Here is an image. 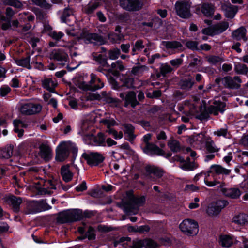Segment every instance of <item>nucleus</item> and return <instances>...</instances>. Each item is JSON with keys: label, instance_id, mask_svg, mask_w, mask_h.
Instances as JSON below:
<instances>
[{"label": "nucleus", "instance_id": "nucleus-1", "mask_svg": "<svg viewBox=\"0 0 248 248\" xmlns=\"http://www.w3.org/2000/svg\"><path fill=\"white\" fill-rule=\"evenodd\" d=\"M82 219V211L80 209H71L59 214L57 221L61 223L72 222Z\"/></svg>", "mask_w": 248, "mask_h": 248}, {"label": "nucleus", "instance_id": "nucleus-2", "mask_svg": "<svg viewBox=\"0 0 248 248\" xmlns=\"http://www.w3.org/2000/svg\"><path fill=\"white\" fill-rule=\"evenodd\" d=\"M74 146V144L70 141L61 142L56 150V160L60 162L65 160L68 157L70 151Z\"/></svg>", "mask_w": 248, "mask_h": 248}, {"label": "nucleus", "instance_id": "nucleus-3", "mask_svg": "<svg viewBox=\"0 0 248 248\" xmlns=\"http://www.w3.org/2000/svg\"><path fill=\"white\" fill-rule=\"evenodd\" d=\"M179 228L184 233L189 236L195 235L199 232L198 223L190 219L184 220L180 224Z\"/></svg>", "mask_w": 248, "mask_h": 248}, {"label": "nucleus", "instance_id": "nucleus-4", "mask_svg": "<svg viewBox=\"0 0 248 248\" xmlns=\"http://www.w3.org/2000/svg\"><path fill=\"white\" fill-rule=\"evenodd\" d=\"M228 27L229 23L227 22L222 21L202 29V32L204 34L213 36L222 33Z\"/></svg>", "mask_w": 248, "mask_h": 248}, {"label": "nucleus", "instance_id": "nucleus-5", "mask_svg": "<svg viewBox=\"0 0 248 248\" xmlns=\"http://www.w3.org/2000/svg\"><path fill=\"white\" fill-rule=\"evenodd\" d=\"M145 201L144 197H133L128 203L124 204V212L128 214H135L138 212V207L142 206Z\"/></svg>", "mask_w": 248, "mask_h": 248}, {"label": "nucleus", "instance_id": "nucleus-6", "mask_svg": "<svg viewBox=\"0 0 248 248\" xmlns=\"http://www.w3.org/2000/svg\"><path fill=\"white\" fill-rule=\"evenodd\" d=\"M190 8L189 4L186 1H177L175 4L177 14L183 18H188L191 16Z\"/></svg>", "mask_w": 248, "mask_h": 248}, {"label": "nucleus", "instance_id": "nucleus-7", "mask_svg": "<svg viewBox=\"0 0 248 248\" xmlns=\"http://www.w3.org/2000/svg\"><path fill=\"white\" fill-rule=\"evenodd\" d=\"M120 6L128 11H138L143 7V3L140 0H119Z\"/></svg>", "mask_w": 248, "mask_h": 248}, {"label": "nucleus", "instance_id": "nucleus-8", "mask_svg": "<svg viewBox=\"0 0 248 248\" xmlns=\"http://www.w3.org/2000/svg\"><path fill=\"white\" fill-rule=\"evenodd\" d=\"M82 157L87 161L88 164L91 166H97L102 162L104 159L102 155L97 152L84 153Z\"/></svg>", "mask_w": 248, "mask_h": 248}, {"label": "nucleus", "instance_id": "nucleus-9", "mask_svg": "<svg viewBox=\"0 0 248 248\" xmlns=\"http://www.w3.org/2000/svg\"><path fill=\"white\" fill-rule=\"evenodd\" d=\"M225 200H218L210 204L207 209V213L211 216H217L227 204Z\"/></svg>", "mask_w": 248, "mask_h": 248}, {"label": "nucleus", "instance_id": "nucleus-10", "mask_svg": "<svg viewBox=\"0 0 248 248\" xmlns=\"http://www.w3.org/2000/svg\"><path fill=\"white\" fill-rule=\"evenodd\" d=\"M84 41L86 44H93L95 45H103L106 43V39L97 33H87L84 36Z\"/></svg>", "mask_w": 248, "mask_h": 248}, {"label": "nucleus", "instance_id": "nucleus-11", "mask_svg": "<svg viewBox=\"0 0 248 248\" xmlns=\"http://www.w3.org/2000/svg\"><path fill=\"white\" fill-rule=\"evenodd\" d=\"M41 110L40 104L32 103L23 104L20 108L21 113L25 115H33L40 112Z\"/></svg>", "mask_w": 248, "mask_h": 248}, {"label": "nucleus", "instance_id": "nucleus-12", "mask_svg": "<svg viewBox=\"0 0 248 248\" xmlns=\"http://www.w3.org/2000/svg\"><path fill=\"white\" fill-rule=\"evenodd\" d=\"M242 81L238 76L231 77L227 76L222 78V83L225 87L229 89H238L241 86Z\"/></svg>", "mask_w": 248, "mask_h": 248}, {"label": "nucleus", "instance_id": "nucleus-13", "mask_svg": "<svg viewBox=\"0 0 248 248\" xmlns=\"http://www.w3.org/2000/svg\"><path fill=\"white\" fill-rule=\"evenodd\" d=\"M90 77L91 80L89 84L85 85L84 87V90L94 91L100 89L104 87V83L95 74L92 73L90 75Z\"/></svg>", "mask_w": 248, "mask_h": 248}, {"label": "nucleus", "instance_id": "nucleus-14", "mask_svg": "<svg viewBox=\"0 0 248 248\" xmlns=\"http://www.w3.org/2000/svg\"><path fill=\"white\" fill-rule=\"evenodd\" d=\"M119 96L122 99L124 100L125 107L130 105L132 108H134L139 104L136 98V93L134 91L128 92L125 95L122 93Z\"/></svg>", "mask_w": 248, "mask_h": 248}, {"label": "nucleus", "instance_id": "nucleus-15", "mask_svg": "<svg viewBox=\"0 0 248 248\" xmlns=\"http://www.w3.org/2000/svg\"><path fill=\"white\" fill-rule=\"evenodd\" d=\"M40 156L46 161H49L52 157L51 148L48 144V142L46 141L41 143L39 147Z\"/></svg>", "mask_w": 248, "mask_h": 248}, {"label": "nucleus", "instance_id": "nucleus-16", "mask_svg": "<svg viewBox=\"0 0 248 248\" xmlns=\"http://www.w3.org/2000/svg\"><path fill=\"white\" fill-rule=\"evenodd\" d=\"M145 170L148 173V176L150 178L151 181H155L156 179L152 177V174L155 175L157 178H159L163 175L162 170L154 166H146L145 167Z\"/></svg>", "mask_w": 248, "mask_h": 248}, {"label": "nucleus", "instance_id": "nucleus-17", "mask_svg": "<svg viewBox=\"0 0 248 248\" xmlns=\"http://www.w3.org/2000/svg\"><path fill=\"white\" fill-rule=\"evenodd\" d=\"M22 199L19 197L12 195L6 198V202L12 206L13 211L16 213L20 210V205L22 202Z\"/></svg>", "mask_w": 248, "mask_h": 248}, {"label": "nucleus", "instance_id": "nucleus-18", "mask_svg": "<svg viewBox=\"0 0 248 248\" xmlns=\"http://www.w3.org/2000/svg\"><path fill=\"white\" fill-rule=\"evenodd\" d=\"M227 18H233L238 11V6L232 5L230 3L224 4L221 6Z\"/></svg>", "mask_w": 248, "mask_h": 248}, {"label": "nucleus", "instance_id": "nucleus-19", "mask_svg": "<svg viewBox=\"0 0 248 248\" xmlns=\"http://www.w3.org/2000/svg\"><path fill=\"white\" fill-rule=\"evenodd\" d=\"M50 59H54L62 62H66L68 60V55L62 49H54L50 54Z\"/></svg>", "mask_w": 248, "mask_h": 248}, {"label": "nucleus", "instance_id": "nucleus-20", "mask_svg": "<svg viewBox=\"0 0 248 248\" xmlns=\"http://www.w3.org/2000/svg\"><path fill=\"white\" fill-rule=\"evenodd\" d=\"M230 172V170L225 169L220 165L214 164L210 166V170L207 171V173L208 176H209L210 173L217 175H228Z\"/></svg>", "mask_w": 248, "mask_h": 248}, {"label": "nucleus", "instance_id": "nucleus-21", "mask_svg": "<svg viewBox=\"0 0 248 248\" xmlns=\"http://www.w3.org/2000/svg\"><path fill=\"white\" fill-rule=\"evenodd\" d=\"M42 86L49 92H53L55 88L57 86V82L55 79L46 78L42 80Z\"/></svg>", "mask_w": 248, "mask_h": 248}, {"label": "nucleus", "instance_id": "nucleus-22", "mask_svg": "<svg viewBox=\"0 0 248 248\" xmlns=\"http://www.w3.org/2000/svg\"><path fill=\"white\" fill-rule=\"evenodd\" d=\"M143 150L145 153L157 155H161L163 153V151L157 145L152 143H148L145 145Z\"/></svg>", "mask_w": 248, "mask_h": 248}, {"label": "nucleus", "instance_id": "nucleus-23", "mask_svg": "<svg viewBox=\"0 0 248 248\" xmlns=\"http://www.w3.org/2000/svg\"><path fill=\"white\" fill-rule=\"evenodd\" d=\"M69 165H66L62 166L61 168V174L63 181L69 182L72 180L73 174L69 169Z\"/></svg>", "mask_w": 248, "mask_h": 248}, {"label": "nucleus", "instance_id": "nucleus-24", "mask_svg": "<svg viewBox=\"0 0 248 248\" xmlns=\"http://www.w3.org/2000/svg\"><path fill=\"white\" fill-rule=\"evenodd\" d=\"M222 192L226 196L232 199H237L241 195L240 190L237 188H224Z\"/></svg>", "mask_w": 248, "mask_h": 248}, {"label": "nucleus", "instance_id": "nucleus-25", "mask_svg": "<svg viewBox=\"0 0 248 248\" xmlns=\"http://www.w3.org/2000/svg\"><path fill=\"white\" fill-rule=\"evenodd\" d=\"M92 56L93 60L100 64L102 66L106 68H109V64L107 62V59L106 57L103 56L101 54L93 52L92 53Z\"/></svg>", "mask_w": 248, "mask_h": 248}, {"label": "nucleus", "instance_id": "nucleus-26", "mask_svg": "<svg viewBox=\"0 0 248 248\" xmlns=\"http://www.w3.org/2000/svg\"><path fill=\"white\" fill-rule=\"evenodd\" d=\"M205 149L207 153H214L217 154V153L220 150L215 142L211 139V138H207L206 142L205 143Z\"/></svg>", "mask_w": 248, "mask_h": 248}, {"label": "nucleus", "instance_id": "nucleus-27", "mask_svg": "<svg viewBox=\"0 0 248 248\" xmlns=\"http://www.w3.org/2000/svg\"><path fill=\"white\" fill-rule=\"evenodd\" d=\"M124 134L127 135V140L132 142L136 137V135L134 134V128L129 124H125L123 125Z\"/></svg>", "mask_w": 248, "mask_h": 248}, {"label": "nucleus", "instance_id": "nucleus-28", "mask_svg": "<svg viewBox=\"0 0 248 248\" xmlns=\"http://www.w3.org/2000/svg\"><path fill=\"white\" fill-rule=\"evenodd\" d=\"M246 29L243 27H241L232 32V36L236 40H239L242 39L244 41H246L247 38L246 37Z\"/></svg>", "mask_w": 248, "mask_h": 248}, {"label": "nucleus", "instance_id": "nucleus-29", "mask_svg": "<svg viewBox=\"0 0 248 248\" xmlns=\"http://www.w3.org/2000/svg\"><path fill=\"white\" fill-rule=\"evenodd\" d=\"M232 222L239 225H245L248 222V215L244 213H239L234 216Z\"/></svg>", "mask_w": 248, "mask_h": 248}, {"label": "nucleus", "instance_id": "nucleus-30", "mask_svg": "<svg viewBox=\"0 0 248 248\" xmlns=\"http://www.w3.org/2000/svg\"><path fill=\"white\" fill-rule=\"evenodd\" d=\"M198 167V165L194 161L190 162L189 157H187L186 161L181 165V168L186 171L193 170Z\"/></svg>", "mask_w": 248, "mask_h": 248}, {"label": "nucleus", "instance_id": "nucleus-31", "mask_svg": "<svg viewBox=\"0 0 248 248\" xmlns=\"http://www.w3.org/2000/svg\"><path fill=\"white\" fill-rule=\"evenodd\" d=\"M220 243L224 247L229 248L232 245L233 240L229 235H222L220 237Z\"/></svg>", "mask_w": 248, "mask_h": 248}, {"label": "nucleus", "instance_id": "nucleus-32", "mask_svg": "<svg viewBox=\"0 0 248 248\" xmlns=\"http://www.w3.org/2000/svg\"><path fill=\"white\" fill-rule=\"evenodd\" d=\"M14 146L10 145L2 148L1 150V156L3 158L8 159L13 155Z\"/></svg>", "mask_w": 248, "mask_h": 248}, {"label": "nucleus", "instance_id": "nucleus-33", "mask_svg": "<svg viewBox=\"0 0 248 248\" xmlns=\"http://www.w3.org/2000/svg\"><path fill=\"white\" fill-rule=\"evenodd\" d=\"M92 137V139L95 140L94 145L102 146L106 145L105 137L103 133L99 132L96 136Z\"/></svg>", "mask_w": 248, "mask_h": 248}, {"label": "nucleus", "instance_id": "nucleus-34", "mask_svg": "<svg viewBox=\"0 0 248 248\" xmlns=\"http://www.w3.org/2000/svg\"><path fill=\"white\" fill-rule=\"evenodd\" d=\"M168 145L170 149L173 152H178L181 151V147L178 141L174 139L169 140Z\"/></svg>", "mask_w": 248, "mask_h": 248}, {"label": "nucleus", "instance_id": "nucleus-35", "mask_svg": "<svg viewBox=\"0 0 248 248\" xmlns=\"http://www.w3.org/2000/svg\"><path fill=\"white\" fill-rule=\"evenodd\" d=\"M38 206V203L37 202H33L28 203L26 206L25 213L29 214L39 211V209L37 208Z\"/></svg>", "mask_w": 248, "mask_h": 248}, {"label": "nucleus", "instance_id": "nucleus-36", "mask_svg": "<svg viewBox=\"0 0 248 248\" xmlns=\"http://www.w3.org/2000/svg\"><path fill=\"white\" fill-rule=\"evenodd\" d=\"M194 84V82L191 79H185L181 80L180 82L181 89L185 91L189 90Z\"/></svg>", "mask_w": 248, "mask_h": 248}, {"label": "nucleus", "instance_id": "nucleus-37", "mask_svg": "<svg viewBox=\"0 0 248 248\" xmlns=\"http://www.w3.org/2000/svg\"><path fill=\"white\" fill-rule=\"evenodd\" d=\"M124 69V66L123 64V62L121 61H117L115 62H113L111 64V69H109V72H112L113 70L117 72V70L123 71Z\"/></svg>", "mask_w": 248, "mask_h": 248}, {"label": "nucleus", "instance_id": "nucleus-38", "mask_svg": "<svg viewBox=\"0 0 248 248\" xmlns=\"http://www.w3.org/2000/svg\"><path fill=\"white\" fill-rule=\"evenodd\" d=\"M207 138H210V137L206 136L204 133L202 132L194 136L193 140L197 142V144H201L204 142L206 143Z\"/></svg>", "mask_w": 248, "mask_h": 248}, {"label": "nucleus", "instance_id": "nucleus-39", "mask_svg": "<svg viewBox=\"0 0 248 248\" xmlns=\"http://www.w3.org/2000/svg\"><path fill=\"white\" fill-rule=\"evenodd\" d=\"M202 12L206 16H212L213 14V9L212 6L209 4L202 5Z\"/></svg>", "mask_w": 248, "mask_h": 248}, {"label": "nucleus", "instance_id": "nucleus-40", "mask_svg": "<svg viewBox=\"0 0 248 248\" xmlns=\"http://www.w3.org/2000/svg\"><path fill=\"white\" fill-rule=\"evenodd\" d=\"M234 69L239 74H246L248 72V67L244 64L238 63L235 65Z\"/></svg>", "mask_w": 248, "mask_h": 248}, {"label": "nucleus", "instance_id": "nucleus-41", "mask_svg": "<svg viewBox=\"0 0 248 248\" xmlns=\"http://www.w3.org/2000/svg\"><path fill=\"white\" fill-rule=\"evenodd\" d=\"M100 123L105 125L108 129H112L111 126L116 125V122L112 118L102 119L100 120Z\"/></svg>", "mask_w": 248, "mask_h": 248}, {"label": "nucleus", "instance_id": "nucleus-42", "mask_svg": "<svg viewBox=\"0 0 248 248\" xmlns=\"http://www.w3.org/2000/svg\"><path fill=\"white\" fill-rule=\"evenodd\" d=\"M101 100L108 103H111L115 102L114 99L111 96L110 93H107L105 91H103L101 93Z\"/></svg>", "mask_w": 248, "mask_h": 248}, {"label": "nucleus", "instance_id": "nucleus-43", "mask_svg": "<svg viewBox=\"0 0 248 248\" xmlns=\"http://www.w3.org/2000/svg\"><path fill=\"white\" fill-rule=\"evenodd\" d=\"M123 36L121 34L112 33L108 35V39L112 43H117L120 41Z\"/></svg>", "mask_w": 248, "mask_h": 248}, {"label": "nucleus", "instance_id": "nucleus-44", "mask_svg": "<svg viewBox=\"0 0 248 248\" xmlns=\"http://www.w3.org/2000/svg\"><path fill=\"white\" fill-rule=\"evenodd\" d=\"M121 80L123 82V86H126L128 88L133 86L134 80L132 78L127 76H124L122 77Z\"/></svg>", "mask_w": 248, "mask_h": 248}, {"label": "nucleus", "instance_id": "nucleus-45", "mask_svg": "<svg viewBox=\"0 0 248 248\" xmlns=\"http://www.w3.org/2000/svg\"><path fill=\"white\" fill-rule=\"evenodd\" d=\"M214 134L217 135L218 137L222 136L225 138H227L228 135H229V133L227 127L222 128L217 130L214 132Z\"/></svg>", "mask_w": 248, "mask_h": 248}, {"label": "nucleus", "instance_id": "nucleus-46", "mask_svg": "<svg viewBox=\"0 0 248 248\" xmlns=\"http://www.w3.org/2000/svg\"><path fill=\"white\" fill-rule=\"evenodd\" d=\"M30 61V56H28L25 58L17 60L16 61V62L17 64L19 66L29 68Z\"/></svg>", "mask_w": 248, "mask_h": 248}, {"label": "nucleus", "instance_id": "nucleus-47", "mask_svg": "<svg viewBox=\"0 0 248 248\" xmlns=\"http://www.w3.org/2000/svg\"><path fill=\"white\" fill-rule=\"evenodd\" d=\"M32 1L36 5L46 9H49L51 7V5L47 3L46 0H32Z\"/></svg>", "mask_w": 248, "mask_h": 248}, {"label": "nucleus", "instance_id": "nucleus-48", "mask_svg": "<svg viewBox=\"0 0 248 248\" xmlns=\"http://www.w3.org/2000/svg\"><path fill=\"white\" fill-rule=\"evenodd\" d=\"M146 69V67L144 66H138L134 67L132 68L131 72L133 74L136 76L141 75L144 71Z\"/></svg>", "mask_w": 248, "mask_h": 248}, {"label": "nucleus", "instance_id": "nucleus-49", "mask_svg": "<svg viewBox=\"0 0 248 248\" xmlns=\"http://www.w3.org/2000/svg\"><path fill=\"white\" fill-rule=\"evenodd\" d=\"M106 132L108 133L109 134H111L113 136L114 138L116 140L121 139L123 137V134L122 131L118 132L113 128L108 129L106 130Z\"/></svg>", "mask_w": 248, "mask_h": 248}, {"label": "nucleus", "instance_id": "nucleus-50", "mask_svg": "<svg viewBox=\"0 0 248 248\" xmlns=\"http://www.w3.org/2000/svg\"><path fill=\"white\" fill-rule=\"evenodd\" d=\"M4 3L6 5H11L16 8H21L22 4L17 0H5Z\"/></svg>", "mask_w": 248, "mask_h": 248}, {"label": "nucleus", "instance_id": "nucleus-51", "mask_svg": "<svg viewBox=\"0 0 248 248\" xmlns=\"http://www.w3.org/2000/svg\"><path fill=\"white\" fill-rule=\"evenodd\" d=\"M144 240H136L132 242V245L129 247L131 248H144Z\"/></svg>", "mask_w": 248, "mask_h": 248}, {"label": "nucleus", "instance_id": "nucleus-52", "mask_svg": "<svg viewBox=\"0 0 248 248\" xmlns=\"http://www.w3.org/2000/svg\"><path fill=\"white\" fill-rule=\"evenodd\" d=\"M172 68L168 64H162L160 67V72L162 75L165 76L167 74L171 72Z\"/></svg>", "mask_w": 248, "mask_h": 248}, {"label": "nucleus", "instance_id": "nucleus-53", "mask_svg": "<svg viewBox=\"0 0 248 248\" xmlns=\"http://www.w3.org/2000/svg\"><path fill=\"white\" fill-rule=\"evenodd\" d=\"M98 7V3H94L91 5H88L85 8V11L87 14H91L93 13Z\"/></svg>", "mask_w": 248, "mask_h": 248}, {"label": "nucleus", "instance_id": "nucleus-54", "mask_svg": "<svg viewBox=\"0 0 248 248\" xmlns=\"http://www.w3.org/2000/svg\"><path fill=\"white\" fill-rule=\"evenodd\" d=\"M120 54V50L114 48L109 51V58L111 60L116 59L119 57Z\"/></svg>", "mask_w": 248, "mask_h": 248}, {"label": "nucleus", "instance_id": "nucleus-55", "mask_svg": "<svg viewBox=\"0 0 248 248\" xmlns=\"http://www.w3.org/2000/svg\"><path fill=\"white\" fill-rule=\"evenodd\" d=\"M145 248H157V244L151 239H144Z\"/></svg>", "mask_w": 248, "mask_h": 248}, {"label": "nucleus", "instance_id": "nucleus-56", "mask_svg": "<svg viewBox=\"0 0 248 248\" xmlns=\"http://www.w3.org/2000/svg\"><path fill=\"white\" fill-rule=\"evenodd\" d=\"M49 35L54 40H59L63 36V33L62 32H57L55 31H53L49 32Z\"/></svg>", "mask_w": 248, "mask_h": 248}, {"label": "nucleus", "instance_id": "nucleus-57", "mask_svg": "<svg viewBox=\"0 0 248 248\" xmlns=\"http://www.w3.org/2000/svg\"><path fill=\"white\" fill-rule=\"evenodd\" d=\"M214 106L217 108L219 112L223 113L224 111V108L226 106V104L225 103L221 101H215L214 102Z\"/></svg>", "mask_w": 248, "mask_h": 248}, {"label": "nucleus", "instance_id": "nucleus-58", "mask_svg": "<svg viewBox=\"0 0 248 248\" xmlns=\"http://www.w3.org/2000/svg\"><path fill=\"white\" fill-rule=\"evenodd\" d=\"M11 91V88L7 85H3L0 88V95L2 97L7 95Z\"/></svg>", "mask_w": 248, "mask_h": 248}, {"label": "nucleus", "instance_id": "nucleus-59", "mask_svg": "<svg viewBox=\"0 0 248 248\" xmlns=\"http://www.w3.org/2000/svg\"><path fill=\"white\" fill-rule=\"evenodd\" d=\"M72 13L73 11L71 9L69 8H65L61 16L62 20L63 21V22H65L66 21V18L72 15Z\"/></svg>", "mask_w": 248, "mask_h": 248}, {"label": "nucleus", "instance_id": "nucleus-60", "mask_svg": "<svg viewBox=\"0 0 248 248\" xmlns=\"http://www.w3.org/2000/svg\"><path fill=\"white\" fill-rule=\"evenodd\" d=\"M185 190L187 192H196L199 190V187L193 184H188L186 186Z\"/></svg>", "mask_w": 248, "mask_h": 248}, {"label": "nucleus", "instance_id": "nucleus-61", "mask_svg": "<svg viewBox=\"0 0 248 248\" xmlns=\"http://www.w3.org/2000/svg\"><path fill=\"white\" fill-rule=\"evenodd\" d=\"M86 236L89 240H93L95 238V235L94 234V230L92 227H90L86 233Z\"/></svg>", "mask_w": 248, "mask_h": 248}, {"label": "nucleus", "instance_id": "nucleus-62", "mask_svg": "<svg viewBox=\"0 0 248 248\" xmlns=\"http://www.w3.org/2000/svg\"><path fill=\"white\" fill-rule=\"evenodd\" d=\"M221 61V59L218 56H211L208 58V62L213 64H216Z\"/></svg>", "mask_w": 248, "mask_h": 248}, {"label": "nucleus", "instance_id": "nucleus-63", "mask_svg": "<svg viewBox=\"0 0 248 248\" xmlns=\"http://www.w3.org/2000/svg\"><path fill=\"white\" fill-rule=\"evenodd\" d=\"M187 95V93L185 92H181L180 91H176L174 93V97L178 99L181 100L184 98Z\"/></svg>", "mask_w": 248, "mask_h": 248}, {"label": "nucleus", "instance_id": "nucleus-64", "mask_svg": "<svg viewBox=\"0 0 248 248\" xmlns=\"http://www.w3.org/2000/svg\"><path fill=\"white\" fill-rule=\"evenodd\" d=\"M37 202L38 203V206L41 207L43 210H46L51 208V207L46 203L45 200Z\"/></svg>", "mask_w": 248, "mask_h": 248}]
</instances>
